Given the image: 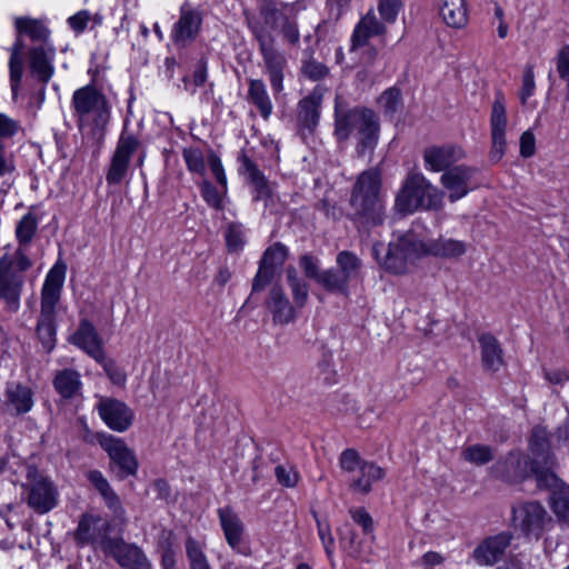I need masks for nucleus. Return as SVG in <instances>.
<instances>
[{
    "label": "nucleus",
    "mask_w": 569,
    "mask_h": 569,
    "mask_svg": "<svg viewBox=\"0 0 569 569\" xmlns=\"http://www.w3.org/2000/svg\"><path fill=\"white\" fill-rule=\"evenodd\" d=\"M379 120L376 113L363 107L342 109L338 104L335 110V136L339 142L351 137L357 139V152L365 156L371 152L379 138Z\"/></svg>",
    "instance_id": "obj_1"
},
{
    "label": "nucleus",
    "mask_w": 569,
    "mask_h": 569,
    "mask_svg": "<svg viewBox=\"0 0 569 569\" xmlns=\"http://www.w3.org/2000/svg\"><path fill=\"white\" fill-rule=\"evenodd\" d=\"M381 184V174L377 169L361 172L353 184L350 207L353 219L362 227H377L385 221Z\"/></svg>",
    "instance_id": "obj_2"
},
{
    "label": "nucleus",
    "mask_w": 569,
    "mask_h": 569,
    "mask_svg": "<svg viewBox=\"0 0 569 569\" xmlns=\"http://www.w3.org/2000/svg\"><path fill=\"white\" fill-rule=\"evenodd\" d=\"M372 256L387 272L405 274L411 270L418 259L425 256V242L408 231L391 241L388 248L377 242L372 246Z\"/></svg>",
    "instance_id": "obj_3"
},
{
    "label": "nucleus",
    "mask_w": 569,
    "mask_h": 569,
    "mask_svg": "<svg viewBox=\"0 0 569 569\" xmlns=\"http://www.w3.org/2000/svg\"><path fill=\"white\" fill-rule=\"evenodd\" d=\"M443 207V192L421 172H410L397 193L395 210L410 214L418 210L439 211Z\"/></svg>",
    "instance_id": "obj_4"
},
{
    "label": "nucleus",
    "mask_w": 569,
    "mask_h": 569,
    "mask_svg": "<svg viewBox=\"0 0 569 569\" xmlns=\"http://www.w3.org/2000/svg\"><path fill=\"white\" fill-rule=\"evenodd\" d=\"M64 277L66 266L56 263L47 273L41 290V310L37 335L47 351H51L56 343V307L61 297Z\"/></svg>",
    "instance_id": "obj_5"
},
{
    "label": "nucleus",
    "mask_w": 569,
    "mask_h": 569,
    "mask_svg": "<svg viewBox=\"0 0 569 569\" xmlns=\"http://www.w3.org/2000/svg\"><path fill=\"white\" fill-rule=\"evenodd\" d=\"M339 466L348 475V486L357 493L367 495L372 485L381 480L386 472L375 462L361 458L355 449H346L339 456Z\"/></svg>",
    "instance_id": "obj_6"
},
{
    "label": "nucleus",
    "mask_w": 569,
    "mask_h": 569,
    "mask_svg": "<svg viewBox=\"0 0 569 569\" xmlns=\"http://www.w3.org/2000/svg\"><path fill=\"white\" fill-rule=\"evenodd\" d=\"M250 30L258 42L272 91L280 93L283 90L284 70L288 66L286 54L277 48L274 36L263 26L250 23Z\"/></svg>",
    "instance_id": "obj_7"
},
{
    "label": "nucleus",
    "mask_w": 569,
    "mask_h": 569,
    "mask_svg": "<svg viewBox=\"0 0 569 569\" xmlns=\"http://www.w3.org/2000/svg\"><path fill=\"white\" fill-rule=\"evenodd\" d=\"M31 266L32 262L26 250L21 248H18L13 256L4 254L0 258V298L13 309H17L19 305L23 273Z\"/></svg>",
    "instance_id": "obj_8"
},
{
    "label": "nucleus",
    "mask_w": 569,
    "mask_h": 569,
    "mask_svg": "<svg viewBox=\"0 0 569 569\" xmlns=\"http://www.w3.org/2000/svg\"><path fill=\"white\" fill-rule=\"evenodd\" d=\"M72 106L80 122L92 120L104 126L109 119V107L104 94L93 86H84L73 92Z\"/></svg>",
    "instance_id": "obj_9"
},
{
    "label": "nucleus",
    "mask_w": 569,
    "mask_h": 569,
    "mask_svg": "<svg viewBox=\"0 0 569 569\" xmlns=\"http://www.w3.org/2000/svg\"><path fill=\"white\" fill-rule=\"evenodd\" d=\"M477 172V168L461 164L455 166L441 174L440 183L446 190L450 202L462 199L478 187L475 179Z\"/></svg>",
    "instance_id": "obj_10"
},
{
    "label": "nucleus",
    "mask_w": 569,
    "mask_h": 569,
    "mask_svg": "<svg viewBox=\"0 0 569 569\" xmlns=\"http://www.w3.org/2000/svg\"><path fill=\"white\" fill-rule=\"evenodd\" d=\"M109 529L110 525L107 519L98 515L84 513L78 522L73 538L80 547L90 545L94 548L100 547L104 551L106 543L111 541L108 538Z\"/></svg>",
    "instance_id": "obj_11"
},
{
    "label": "nucleus",
    "mask_w": 569,
    "mask_h": 569,
    "mask_svg": "<svg viewBox=\"0 0 569 569\" xmlns=\"http://www.w3.org/2000/svg\"><path fill=\"white\" fill-rule=\"evenodd\" d=\"M513 526L526 536L538 538L547 520V511L543 506L537 501H528L512 509Z\"/></svg>",
    "instance_id": "obj_12"
},
{
    "label": "nucleus",
    "mask_w": 569,
    "mask_h": 569,
    "mask_svg": "<svg viewBox=\"0 0 569 569\" xmlns=\"http://www.w3.org/2000/svg\"><path fill=\"white\" fill-rule=\"evenodd\" d=\"M287 257L288 249L280 242H276L267 248L259 262L258 272L252 281L253 292L263 290L272 281Z\"/></svg>",
    "instance_id": "obj_13"
},
{
    "label": "nucleus",
    "mask_w": 569,
    "mask_h": 569,
    "mask_svg": "<svg viewBox=\"0 0 569 569\" xmlns=\"http://www.w3.org/2000/svg\"><path fill=\"white\" fill-rule=\"evenodd\" d=\"M28 505L38 513H47L58 503V491L52 481L43 476L31 478L29 472Z\"/></svg>",
    "instance_id": "obj_14"
},
{
    "label": "nucleus",
    "mask_w": 569,
    "mask_h": 569,
    "mask_svg": "<svg viewBox=\"0 0 569 569\" xmlns=\"http://www.w3.org/2000/svg\"><path fill=\"white\" fill-rule=\"evenodd\" d=\"M540 487L551 490L550 506L553 513L565 522H569V486L562 482L552 471L537 473Z\"/></svg>",
    "instance_id": "obj_15"
},
{
    "label": "nucleus",
    "mask_w": 569,
    "mask_h": 569,
    "mask_svg": "<svg viewBox=\"0 0 569 569\" xmlns=\"http://www.w3.org/2000/svg\"><path fill=\"white\" fill-rule=\"evenodd\" d=\"M466 157L463 149L457 144L430 146L423 150V162L427 170L442 173L452 164Z\"/></svg>",
    "instance_id": "obj_16"
},
{
    "label": "nucleus",
    "mask_w": 569,
    "mask_h": 569,
    "mask_svg": "<svg viewBox=\"0 0 569 569\" xmlns=\"http://www.w3.org/2000/svg\"><path fill=\"white\" fill-rule=\"evenodd\" d=\"M529 469L536 476L541 472L533 465L530 466L526 455L512 451L493 465L492 472L497 478L507 482H519L527 477Z\"/></svg>",
    "instance_id": "obj_17"
},
{
    "label": "nucleus",
    "mask_w": 569,
    "mask_h": 569,
    "mask_svg": "<svg viewBox=\"0 0 569 569\" xmlns=\"http://www.w3.org/2000/svg\"><path fill=\"white\" fill-rule=\"evenodd\" d=\"M97 410L102 421L114 431L123 432L132 423V411L117 399L101 397L97 403Z\"/></svg>",
    "instance_id": "obj_18"
},
{
    "label": "nucleus",
    "mask_w": 569,
    "mask_h": 569,
    "mask_svg": "<svg viewBox=\"0 0 569 569\" xmlns=\"http://www.w3.org/2000/svg\"><path fill=\"white\" fill-rule=\"evenodd\" d=\"M98 441L101 448L124 475H133L137 471L138 461L121 439L112 435L100 433Z\"/></svg>",
    "instance_id": "obj_19"
},
{
    "label": "nucleus",
    "mask_w": 569,
    "mask_h": 569,
    "mask_svg": "<svg viewBox=\"0 0 569 569\" xmlns=\"http://www.w3.org/2000/svg\"><path fill=\"white\" fill-rule=\"evenodd\" d=\"M138 146V139L122 132L107 173L108 183L116 184L124 178L129 168L130 157Z\"/></svg>",
    "instance_id": "obj_20"
},
{
    "label": "nucleus",
    "mask_w": 569,
    "mask_h": 569,
    "mask_svg": "<svg viewBox=\"0 0 569 569\" xmlns=\"http://www.w3.org/2000/svg\"><path fill=\"white\" fill-rule=\"evenodd\" d=\"M512 536L501 532L485 539L475 550L473 558L481 566H492L503 556L511 543Z\"/></svg>",
    "instance_id": "obj_21"
},
{
    "label": "nucleus",
    "mask_w": 569,
    "mask_h": 569,
    "mask_svg": "<svg viewBox=\"0 0 569 569\" xmlns=\"http://www.w3.org/2000/svg\"><path fill=\"white\" fill-rule=\"evenodd\" d=\"M70 342L82 349L97 362L104 361L102 342L94 327L87 320L80 322L77 331L71 336Z\"/></svg>",
    "instance_id": "obj_22"
},
{
    "label": "nucleus",
    "mask_w": 569,
    "mask_h": 569,
    "mask_svg": "<svg viewBox=\"0 0 569 569\" xmlns=\"http://www.w3.org/2000/svg\"><path fill=\"white\" fill-rule=\"evenodd\" d=\"M201 24V16L197 10L183 6L181 14L176 22L172 39L179 46H186L187 42L194 39Z\"/></svg>",
    "instance_id": "obj_23"
},
{
    "label": "nucleus",
    "mask_w": 569,
    "mask_h": 569,
    "mask_svg": "<svg viewBox=\"0 0 569 569\" xmlns=\"http://www.w3.org/2000/svg\"><path fill=\"white\" fill-rule=\"evenodd\" d=\"M29 66L33 77L42 83H48L54 72L53 59L54 49L36 47L28 53Z\"/></svg>",
    "instance_id": "obj_24"
},
{
    "label": "nucleus",
    "mask_w": 569,
    "mask_h": 569,
    "mask_svg": "<svg viewBox=\"0 0 569 569\" xmlns=\"http://www.w3.org/2000/svg\"><path fill=\"white\" fill-rule=\"evenodd\" d=\"M218 516L228 545L237 552H241V541L244 532L243 522L229 507L220 508Z\"/></svg>",
    "instance_id": "obj_25"
},
{
    "label": "nucleus",
    "mask_w": 569,
    "mask_h": 569,
    "mask_svg": "<svg viewBox=\"0 0 569 569\" xmlns=\"http://www.w3.org/2000/svg\"><path fill=\"white\" fill-rule=\"evenodd\" d=\"M6 408L16 415L29 412L33 407L32 390L18 382H10L6 388Z\"/></svg>",
    "instance_id": "obj_26"
},
{
    "label": "nucleus",
    "mask_w": 569,
    "mask_h": 569,
    "mask_svg": "<svg viewBox=\"0 0 569 569\" xmlns=\"http://www.w3.org/2000/svg\"><path fill=\"white\" fill-rule=\"evenodd\" d=\"M267 308L276 323L287 325L295 320L296 311L282 288L273 287L269 292Z\"/></svg>",
    "instance_id": "obj_27"
},
{
    "label": "nucleus",
    "mask_w": 569,
    "mask_h": 569,
    "mask_svg": "<svg viewBox=\"0 0 569 569\" xmlns=\"http://www.w3.org/2000/svg\"><path fill=\"white\" fill-rule=\"evenodd\" d=\"M104 552L112 556L123 568L139 569L140 550L134 545L126 543L118 539H111L110 542L106 543Z\"/></svg>",
    "instance_id": "obj_28"
},
{
    "label": "nucleus",
    "mask_w": 569,
    "mask_h": 569,
    "mask_svg": "<svg viewBox=\"0 0 569 569\" xmlns=\"http://www.w3.org/2000/svg\"><path fill=\"white\" fill-rule=\"evenodd\" d=\"M322 98V89L317 87L309 96L299 101L298 119L305 128L311 130L318 124Z\"/></svg>",
    "instance_id": "obj_29"
},
{
    "label": "nucleus",
    "mask_w": 569,
    "mask_h": 569,
    "mask_svg": "<svg viewBox=\"0 0 569 569\" xmlns=\"http://www.w3.org/2000/svg\"><path fill=\"white\" fill-rule=\"evenodd\" d=\"M439 14L443 22L455 29L466 27L468 10L466 0H437Z\"/></svg>",
    "instance_id": "obj_30"
},
{
    "label": "nucleus",
    "mask_w": 569,
    "mask_h": 569,
    "mask_svg": "<svg viewBox=\"0 0 569 569\" xmlns=\"http://www.w3.org/2000/svg\"><path fill=\"white\" fill-rule=\"evenodd\" d=\"M386 28L372 11H369L357 23L351 37V50L365 46L371 37L385 33Z\"/></svg>",
    "instance_id": "obj_31"
},
{
    "label": "nucleus",
    "mask_w": 569,
    "mask_h": 569,
    "mask_svg": "<svg viewBox=\"0 0 569 569\" xmlns=\"http://www.w3.org/2000/svg\"><path fill=\"white\" fill-rule=\"evenodd\" d=\"M481 349L483 367L490 371H497L503 363L502 349L499 341L490 333H483L478 339Z\"/></svg>",
    "instance_id": "obj_32"
},
{
    "label": "nucleus",
    "mask_w": 569,
    "mask_h": 569,
    "mask_svg": "<svg viewBox=\"0 0 569 569\" xmlns=\"http://www.w3.org/2000/svg\"><path fill=\"white\" fill-rule=\"evenodd\" d=\"M248 86V101L252 103L258 109L260 116L267 120L271 116L273 107L266 83L260 79H249Z\"/></svg>",
    "instance_id": "obj_33"
},
{
    "label": "nucleus",
    "mask_w": 569,
    "mask_h": 569,
    "mask_svg": "<svg viewBox=\"0 0 569 569\" xmlns=\"http://www.w3.org/2000/svg\"><path fill=\"white\" fill-rule=\"evenodd\" d=\"M239 160L241 168L254 188V199L267 200L270 197V187L263 173L244 153L239 157Z\"/></svg>",
    "instance_id": "obj_34"
},
{
    "label": "nucleus",
    "mask_w": 569,
    "mask_h": 569,
    "mask_svg": "<svg viewBox=\"0 0 569 569\" xmlns=\"http://www.w3.org/2000/svg\"><path fill=\"white\" fill-rule=\"evenodd\" d=\"M466 252V243L455 239L439 238L425 242V256L432 254L441 258H456Z\"/></svg>",
    "instance_id": "obj_35"
},
{
    "label": "nucleus",
    "mask_w": 569,
    "mask_h": 569,
    "mask_svg": "<svg viewBox=\"0 0 569 569\" xmlns=\"http://www.w3.org/2000/svg\"><path fill=\"white\" fill-rule=\"evenodd\" d=\"M53 386L63 398H71L81 388L80 375L72 369L61 370L56 375Z\"/></svg>",
    "instance_id": "obj_36"
},
{
    "label": "nucleus",
    "mask_w": 569,
    "mask_h": 569,
    "mask_svg": "<svg viewBox=\"0 0 569 569\" xmlns=\"http://www.w3.org/2000/svg\"><path fill=\"white\" fill-rule=\"evenodd\" d=\"M319 284L329 292L348 296L349 281L337 268L321 271Z\"/></svg>",
    "instance_id": "obj_37"
},
{
    "label": "nucleus",
    "mask_w": 569,
    "mask_h": 569,
    "mask_svg": "<svg viewBox=\"0 0 569 569\" xmlns=\"http://www.w3.org/2000/svg\"><path fill=\"white\" fill-rule=\"evenodd\" d=\"M16 28L19 33L28 34L33 41L46 42L50 34V31L41 21L29 18H17Z\"/></svg>",
    "instance_id": "obj_38"
},
{
    "label": "nucleus",
    "mask_w": 569,
    "mask_h": 569,
    "mask_svg": "<svg viewBox=\"0 0 569 569\" xmlns=\"http://www.w3.org/2000/svg\"><path fill=\"white\" fill-rule=\"evenodd\" d=\"M23 49V43L18 38L10 49V60H9V69H10V82L13 94L17 93V89L22 78V58L21 52Z\"/></svg>",
    "instance_id": "obj_39"
},
{
    "label": "nucleus",
    "mask_w": 569,
    "mask_h": 569,
    "mask_svg": "<svg viewBox=\"0 0 569 569\" xmlns=\"http://www.w3.org/2000/svg\"><path fill=\"white\" fill-rule=\"evenodd\" d=\"M336 262L337 269L349 282L358 277L361 268V261L355 253L350 251H341L338 253Z\"/></svg>",
    "instance_id": "obj_40"
},
{
    "label": "nucleus",
    "mask_w": 569,
    "mask_h": 569,
    "mask_svg": "<svg viewBox=\"0 0 569 569\" xmlns=\"http://www.w3.org/2000/svg\"><path fill=\"white\" fill-rule=\"evenodd\" d=\"M491 133H506L507 113L505 99L501 93L496 96L490 114Z\"/></svg>",
    "instance_id": "obj_41"
},
{
    "label": "nucleus",
    "mask_w": 569,
    "mask_h": 569,
    "mask_svg": "<svg viewBox=\"0 0 569 569\" xmlns=\"http://www.w3.org/2000/svg\"><path fill=\"white\" fill-rule=\"evenodd\" d=\"M462 458L475 465H486L493 459L491 447L486 445H472L462 450Z\"/></svg>",
    "instance_id": "obj_42"
},
{
    "label": "nucleus",
    "mask_w": 569,
    "mask_h": 569,
    "mask_svg": "<svg viewBox=\"0 0 569 569\" xmlns=\"http://www.w3.org/2000/svg\"><path fill=\"white\" fill-rule=\"evenodd\" d=\"M186 553L190 562V569H211L202 547L191 537L186 541Z\"/></svg>",
    "instance_id": "obj_43"
},
{
    "label": "nucleus",
    "mask_w": 569,
    "mask_h": 569,
    "mask_svg": "<svg viewBox=\"0 0 569 569\" xmlns=\"http://www.w3.org/2000/svg\"><path fill=\"white\" fill-rule=\"evenodd\" d=\"M36 217L31 213L24 214L16 228V236L20 244L19 248L24 250V246H27L31 241L32 237L36 233Z\"/></svg>",
    "instance_id": "obj_44"
},
{
    "label": "nucleus",
    "mask_w": 569,
    "mask_h": 569,
    "mask_svg": "<svg viewBox=\"0 0 569 569\" xmlns=\"http://www.w3.org/2000/svg\"><path fill=\"white\" fill-rule=\"evenodd\" d=\"M378 103L380 104L386 114H395L402 107V97L400 90L397 88L387 89L379 97Z\"/></svg>",
    "instance_id": "obj_45"
},
{
    "label": "nucleus",
    "mask_w": 569,
    "mask_h": 569,
    "mask_svg": "<svg viewBox=\"0 0 569 569\" xmlns=\"http://www.w3.org/2000/svg\"><path fill=\"white\" fill-rule=\"evenodd\" d=\"M159 547L163 569H174L173 535L171 531H162Z\"/></svg>",
    "instance_id": "obj_46"
},
{
    "label": "nucleus",
    "mask_w": 569,
    "mask_h": 569,
    "mask_svg": "<svg viewBox=\"0 0 569 569\" xmlns=\"http://www.w3.org/2000/svg\"><path fill=\"white\" fill-rule=\"evenodd\" d=\"M259 13L262 18V22L260 21H249L250 23H259L263 26L267 31L274 29L277 27L278 20L284 16L280 12V10L276 7L271 1H266L259 9Z\"/></svg>",
    "instance_id": "obj_47"
},
{
    "label": "nucleus",
    "mask_w": 569,
    "mask_h": 569,
    "mask_svg": "<svg viewBox=\"0 0 569 569\" xmlns=\"http://www.w3.org/2000/svg\"><path fill=\"white\" fill-rule=\"evenodd\" d=\"M224 238L229 251L238 252L242 250L244 246V231L240 223H229L224 232Z\"/></svg>",
    "instance_id": "obj_48"
},
{
    "label": "nucleus",
    "mask_w": 569,
    "mask_h": 569,
    "mask_svg": "<svg viewBox=\"0 0 569 569\" xmlns=\"http://www.w3.org/2000/svg\"><path fill=\"white\" fill-rule=\"evenodd\" d=\"M183 159L188 169L191 172L199 173L201 176L206 172V163L204 158L200 149L198 148H188L183 149Z\"/></svg>",
    "instance_id": "obj_49"
},
{
    "label": "nucleus",
    "mask_w": 569,
    "mask_h": 569,
    "mask_svg": "<svg viewBox=\"0 0 569 569\" xmlns=\"http://www.w3.org/2000/svg\"><path fill=\"white\" fill-rule=\"evenodd\" d=\"M301 72L305 77L313 81H318L327 77V74L329 73V69L323 63L315 59H309L307 61H303L301 66Z\"/></svg>",
    "instance_id": "obj_50"
},
{
    "label": "nucleus",
    "mask_w": 569,
    "mask_h": 569,
    "mask_svg": "<svg viewBox=\"0 0 569 569\" xmlns=\"http://www.w3.org/2000/svg\"><path fill=\"white\" fill-rule=\"evenodd\" d=\"M280 30L283 39L290 44L296 46L299 43L300 32L295 19L283 16L280 22Z\"/></svg>",
    "instance_id": "obj_51"
},
{
    "label": "nucleus",
    "mask_w": 569,
    "mask_h": 569,
    "mask_svg": "<svg viewBox=\"0 0 569 569\" xmlns=\"http://www.w3.org/2000/svg\"><path fill=\"white\" fill-rule=\"evenodd\" d=\"M200 191L203 200L214 209H221L222 206V197L209 181L204 180L200 184Z\"/></svg>",
    "instance_id": "obj_52"
},
{
    "label": "nucleus",
    "mask_w": 569,
    "mask_h": 569,
    "mask_svg": "<svg viewBox=\"0 0 569 569\" xmlns=\"http://www.w3.org/2000/svg\"><path fill=\"white\" fill-rule=\"evenodd\" d=\"M536 89L535 74L531 66H527L522 74V87L520 91L521 103L525 104L527 100L533 94Z\"/></svg>",
    "instance_id": "obj_53"
},
{
    "label": "nucleus",
    "mask_w": 569,
    "mask_h": 569,
    "mask_svg": "<svg viewBox=\"0 0 569 569\" xmlns=\"http://www.w3.org/2000/svg\"><path fill=\"white\" fill-rule=\"evenodd\" d=\"M400 7V0H380L378 10L385 21L395 22Z\"/></svg>",
    "instance_id": "obj_54"
},
{
    "label": "nucleus",
    "mask_w": 569,
    "mask_h": 569,
    "mask_svg": "<svg viewBox=\"0 0 569 569\" xmlns=\"http://www.w3.org/2000/svg\"><path fill=\"white\" fill-rule=\"evenodd\" d=\"M274 475L278 482L287 488H292L298 483L299 475L292 468L278 465L274 468Z\"/></svg>",
    "instance_id": "obj_55"
},
{
    "label": "nucleus",
    "mask_w": 569,
    "mask_h": 569,
    "mask_svg": "<svg viewBox=\"0 0 569 569\" xmlns=\"http://www.w3.org/2000/svg\"><path fill=\"white\" fill-rule=\"evenodd\" d=\"M352 520L362 528L365 535L373 532V520L365 508H357L350 510Z\"/></svg>",
    "instance_id": "obj_56"
},
{
    "label": "nucleus",
    "mask_w": 569,
    "mask_h": 569,
    "mask_svg": "<svg viewBox=\"0 0 569 569\" xmlns=\"http://www.w3.org/2000/svg\"><path fill=\"white\" fill-rule=\"evenodd\" d=\"M300 267L307 278L315 279L319 283V271L318 260L310 254H303L299 260Z\"/></svg>",
    "instance_id": "obj_57"
},
{
    "label": "nucleus",
    "mask_w": 569,
    "mask_h": 569,
    "mask_svg": "<svg viewBox=\"0 0 569 569\" xmlns=\"http://www.w3.org/2000/svg\"><path fill=\"white\" fill-rule=\"evenodd\" d=\"M208 164L210 167L211 172L216 177L218 183H220L223 188H226L227 187V177L224 174V170H223L220 158L216 153L210 152L208 156Z\"/></svg>",
    "instance_id": "obj_58"
},
{
    "label": "nucleus",
    "mask_w": 569,
    "mask_h": 569,
    "mask_svg": "<svg viewBox=\"0 0 569 569\" xmlns=\"http://www.w3.org/2000/svg\"><path fill=\"white\" fill-rule=\"evenodd\" d=\"M506 133H491V160L499 161L501 159L506 150Z\"/></svg>",
    "instance_id": "obj_59"
},
{
    "label": "nucleus",
    "mask_w": 569,
    "mask_h": 569,
    "mask_svg": "<svg viewBox=\"0 0 569 569\" xmlns=\"http://www.w3.org/2000/svg\"><path fill=\"white\" fill-rule=\"evenodd\" d=\"M536 139L531 131H525L520 137V154L530 158L535 154Z\"/></svg>",
    "instance_id": "obj_60"
},
{
    "label": "nucleus",
    "mask_w": 569,
    "mask_h": 569,
    "mask_svg": "<svg viewBox=\"0 0 569 569\" xmlns=\"http://www.w3.org/2000/svg\"><path fill=\"white\" fill-rule=\"evenodd\" d=\"M98 491L102 496V498L106 501L107 506L114 513H118L121 510V503H120L119 497L112 490V488L110 487L109 482L104 487H102L100 490H98Z\"/></svg>",
    "instance_id": "obj_61"
},
{
    "label": "nucleus",
    "mask_w": 569,
    "mask_h": 569,
    "mask_svg": "<svg viewBox=\"0 0 569 569\" xmlns=\"http://www.w3.org/2000/svg\"><path fill=\"white\" fill-rule=\"evenodd\" d=\"M291 289V295L293 298V301L298 308H301L305 306L307 299H308V286L306 282L300 281L296 282L289 286Z\"/></svg>",
    "instance_id": "obj_62"
},
{
    "label": "nucleus",
    "mask_w": 569,
    "mask_h": 569,
    "mask_svg": "<svg viewBox=\"0 0 569 569\" xmlns=\"http://www.w3.org/2000/svg\"><path fill=\"white\" fill-rule=\"evenodd\" d=\"M557 71L561 79H569V47L562 48L557 58Z\"/></svg>",
    "instance_id": "obj_63"
},
{
    "label": "nucleus",
    "mask_w": 569,
    "mask_h": 569,
    "mask_svg": "<svg viewBox=\"0 0 569 569\" xmlns=\"http://www.w3.org/2000/svg\"><path fill=\"white\" fill-rule=\"evenodd\" d=\"M530 448L533 453H542L546 451V449L548 448V441L542 430H533L530 439Z\"/></svg>",
    "instance_id": "obj_64"
}]
</instances>
